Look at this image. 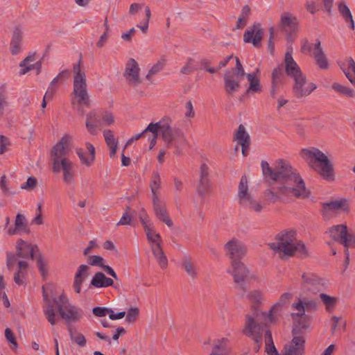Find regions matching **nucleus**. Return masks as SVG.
Returning a JSON list of instances; mask_svg holds the SVG:
<instances>
[{
	"instance_id": "obj_1",
	"label": "nucleus",
	"mask_w": 355,
	"mask_h": 355,
	"mask_svg": "<svg viewBox=\"0 0 355 355\" xmlns=\"http://www.w3.org/2000/svg\"><path fill=\"white\" fill-rule=\"evenodd\" d=\"M261 167L263 177L270 184L276 183V191L270 189L265 191V196L269 201L275 202L282 198L309 197L310 191L306 189L304 180L288 161L279 159L273 166H270L268 162L262 160Z\"/></svg>"
},
{
	"instance_id": "obj_2",
	"label": "nucleus",
	"mask_w": 355,
	"mask_h": 355,
	"mask_svg": "<svg viewBox=\"0 0 355 355\" xmlns=\"http://www.w3.org/2000/svg\"><path fill=\"white\" fill-rule=\"evenodd\" d=\"M248 299L252 303V313L245 315V327L242 332L254 341V350L259 352L262 345L263 325L258 320L260 316H264L265 313L259 309V306L263 300V293L261 290H252L247 295Z\"/></svg>"
},
{
	"instance_id": "obj_3",
	"label": "nucleus",
	"mask_w": 355,
	"mask_h": 355,
	"mask_svg": "<svg viewBox=\"0 0 355 355\" xmlns=\"http://www.w3.org/2000/svg\"><path fill=\"white\" fill-rule=\"evenodd\" d=\"M146 131L159 132L166 146L168 148L174 146L177 151L179 150L180 146L188 144L182 129L176 126L172 119L168 117H164L157 123H150L146 128Z\"/></svg>"
},
{
	"instance_id": "obj_4",
	"label": "nucleus",
	"mask_w": 355,
	"mask_h": 355,
	"mask_svg": "<svg viewBox=\"0 0 355 355\" xmlns=\"http://www.w3.org/2000/svg\"><path fill=\"white\" fill-rule=\"evenodd\" d=\"M269 248L279 254L281 259L291 257L297 253L306 255L304 244L297 239L295 231H282L275 237V241L268 244Z\"/></svg>"
},
{
	"instance_id": "obj_5",
	"label": "nucleus",
	"mask_w": 355,
	"mask_h": 355,
	"mask_svg": "<svg viewBox=\"0 0 355 355\" xmlns=\"http://www.w3.org/2000/svg\"><path fill=\"white\" fill-rule=\"evenodd\" d=\"M300 156L310 168L327 180L334 179V168L331 161L324 153L317 148H304Z\"/></svg>"
},
{
	"instance_id": "obj_6",
	"label": "nucleus",
	"mask_w": 355,
	"mask_h": 355,
	"mask_svg": "<svg viewBox=\"0 0 355 355\" xmlns=\"http://www.w3.org/2000/svg\"><path fill=\"white\" fill-rule=\"evenodd\" d=\"M73 90L74 98L79 105H84L89 107L90 105L89 96L87 91V78L85 69L82 66V58H80L78 62L73 65Z\"/></svg>"
},
{
	"instance_id": "obj_7",
	"label": "nucleus",
	"mask_w": 355,
	"mask_h": 355,
	"mask_svg": "<svg viewBox=\"0 0 355 355\" xmlns=\"http://www.w3.org/2000/svg\"><path fill=\"white\" fill-rule=\"evenodd\" d=\"M237 198L239 204L243 208L256 214L261 213L264 209L261 201L256 199L249 189L248 180L246 175L241 178L239 186Z\"/></svg>"
},
{
	"instance_id": "obj_8",
	"label": "nucleus",
	"mask_w": 355,
	"mask_h": 355,
	"mask_svg": "<svg viewBox=\"0 0 355 355\" xmlns=\"http://www.w3.org/2000/svg\"><path fill=\"white\" fill-rule=\"evenodd\" d=\"M53 301L57 305L60 315L67 323L77 322L82 318L80 310L69 303L68 299L65 295H61L59 302L55 298Z\"/></svg>"
},
{
	"instance_id": "obj_9",
	"label": "nucleus",
	"mask_w": 355,
	"mask_h": 355,
	"mask_svg": "<svg viewBox=\"0 0 355 355\" xmlns=\"http://www.w3.org/2000/svg\"><path fill=\"white\" fill-rule=\"evenodd\" d=\"M227 272L232 276L236 288L245 293L248 289L246 280L250 274V271L245 264L241 261H234V262H231Z\"/></svg>"
},
{
	"instance_id": "obj_10",
	"label": "nucleus",
	"mask_w": 355,
	"mask_h": 355,
	"mask_svg": "<svg viewBox=\"0 0 355 355\" xmlns=\"http://www.w3.org/2000/svg\"><path fill=\"white\" fill-rule=\"evenodd\" d=\"M224 249L226 255L231 260V262L241 261L248 252V249L244 243L236 238H232L227 241L224 245Z\"/></svg>"
},
{
	"instance_id": "obj_11",
	"label": "nucleus",
	"mask_w": 355,
	"mask_h": 355,
	"mask_svg": "<svg viewBox=\"0 0 355 355\" xmlns=\"http://www.w3.org/2000/svg\"><path fill=\"white\" fill-rule=\"evenodd\" d=\"M52 171L55 173L62 171L64 182L68 185L74 184L73 164L69 159H62L60 162L55 161L53 164Z\"/></svg>"
},
{
	"instance_id": "obj_12",
	"label": "nucleus",
	"mask_w": 355,
	"mask_h": 355,
	"mask_svg": "<svg viewBox=\"0 0 355 355\" xmlns=\"http://www.w3.org/2000/svg\"><path fill=\"white\" fill-rule=\"evenodd\" d=\"M293 80L295 83L293 87V92L298 98L309 96L317 88L315 83L307 81L305 75L300 76Z\"/></svg>"
},
{
	"instance_id": "obj_13",
	"label": "nucleus",
	"mask_w": 355,
	"mask_h": 355,
	"mask_svg": "<svg viewBox=\"0 0 355 355\" xmlns=\"http://www.w3.org/2000/svg\"><path fill=\"white\" fill-rule=\"evenodd\" d=\"M72 141V137L69 135L63 136L60 141L51 150L52 164H54L55 161L60 162L62 159H68L66 158L69 150L70 144Z\"/></svg>"
},
{
	"instance_id": "obj_14",
	"label": "nucleus",
	"mask_w": 355,
	"mask_h": 355,
	"mask_svg": "<svg viewBox=\"0 0 355 355\" xmlns=\"http://www.w3.org/2000/svg\"><path fill=\"white\" fill-rule=\"evenodd\" d=\"M209 169L206 164H202L200 167L199 181L196 191L199 196L208 195L212 190L211 181L209 178Z\"/></svg>"
},
{
	"instance_id": "obj_15",
	"label": "nucleus",
	"mask_w": 355,
	"mask_h": 355,
	"mask_svg": "<svg viewBox=\"0 0 355 355\" xmlns=\"http://www.w3.org/2000/svg\"><path fill=\"white\" fill-rule=\"evenodd\" d=\"M263 29L261 27L260 23H254L252 26L245 31L243 35V41L245 43H252L254 47L261 46V40L263 36Z\"/></svg>"
},
{
	"instance_id": "obj_16",
	"label": "nucleus",
	"mask_w": 355,
	"mask_h": 355,
	"mask_svg": "<svg viewBox=\"0 0 355 355\" xmlns=\"http://www.w3.org/2000/svg\"><path fill=\"white\" fill-rule=\"evenodd\" d=\"M139 71V64L133 58L129 59L125 64L123 76L130 85L135 86L141 83Z\"/></svg>"
},
{
	"instance_id": "obj_17",
	"label": "nucleus",
	"mask_w": 355,
	"mask_h": 355,
	"mask_svg": "<svg viewBox=\"0 0 355 355\" xmlns=\"http://www.w3.org/2000/svg\"><path fill=\"white\" fill-rule=\"evenodd\" d=\"M243 77L225 71L224 73V89L229 96L237 92L241 87L240 82Z\"/></svg>"
},
{
	"instance_id": "obj_18",
	"label": "nucleus",
	"mask_w": 355,
	"mask_h": 355,
	"mask_svg": "<svg viewBox=\"0 0 355 355\" xmlns=\"http://www.w3.org/2000/svg\"><path fill=\"white\" fill-rule=\"evenodd\" d=\"M152 201L153 210L157 218L164 223L168 227H172L173 223L167 213L166 203L161 200L159 197L154 198V199H152Z\"/></svg>"
},
{
	"instance_id": "obj_19",
	"label": "nucleus",
	"mask_w": 355,
	"mask_h": 355,
	"mask_svg": "<svg viewBox=\"0 0 355 355\" xmlns=\"http://www.w3.org/2000/svg\"><path fill=\"white\" fill-rule=\"evenodd\" d=\"M17 256L20 258L34 259V254L39 251L36 245H30L21 239L16 243Z\"/></svg>"
},
{
	"instance_id": "obj_20",
	"label": "nucleus",
	"mask_w": 355,
	"mask_h": 355,
	"mask_svg": "<svg viewBox=\"0 0 355 355\" xmlns=\"http://www.w3.org/2000/svg\"><path fill=\"white\" fill-rule=\"evenodd\" d=\"M297 19L289 12H284L281 15L279 26L290 37L291 34L297 31Z\"/></svg>"
},
{
	"instance_id": "obj_21",
	"label": "nucleus",
	"mask_w": 355,
	"mask_h": 355,
	"mask_svg": "<svg viewBox=\"0 0 355 355\" xmlns=\"http://www.w3.org/2000/svg\"><path fill=\"white\" fill-rule=\"evenodd\" d=\"M284 63L286 74L293 79L304 75L297 62L293 60L291 51H288L286 53Z\"/></svg>"
},
{
	"instance_id": "obj_22",
	"label": "nucleus",
	"mask_w": 355,
	"mask_h": 355,
	"mask_svg": "<svg viewBox=\"0 0 355 355\" xmlns=\"http://www.w3.org/2000/svg\"><path fill=\"white\" fill-rule=\"evenodd\" d=\"M29 232L30 229L26 223L25 216L19 213L16 216L15 227H10L7 230V234L9 236Z\"/></svg>"
},
{
	"instance_id": "obj_23",
	"label": "nucleus",
	"mask_w": 355,
	"mask_h": 355,
	"mask_svg": "<svg viewBox=\"0 0 355 355\" xmlns=\"http://www.w3.org/2000/svg\"><path fill=\"white\" fill-rule=\"evenodd\" d=\"M313 55L316 64L320 69L327 70L329 67V62L327 56L321 46V42L319 40H316L314 45Z\"/></svg>"
},
{
	"instance_id": "obj_24",
	"label": "nucleus",
	"mask_w": 355,
	"mask_h": 355,
	"mask_svg": "<svg viewBox=\"0 0 355 355\" xmlns=\"http://www.w3.org/2000/svg\"><path fill=\"white\" fill-rule=\"evenodd\" d=\"M35 61V54L30 55L27 56L19 64V67L21 68H23L19 71V73L21 75H24V74L26 73L28 71H31L36 68L37 69V74H39L41 71L42 62L40 61H38V62H36L35 63L33 64L32 62H33Z\"/></svg>"
},
{
	"instance_id": "obj_25",
	"label": "nucleus",
	"mask_w": 355,
	"mask_h": 355,
	"mask_svg": "<svg viewBox=\"0 0 355 355\" xmlns=\"http://www.w3.org/2000/svg\"><path fill=\"white\" fill-rule=\"evenodd\" d=\"M291 297V294L289 293H283L277 302H276L268 312V318L270 323H275L276 322V318L275 314L281 310L282 306L286 304Z\"/></svg>"
},
{
	"instance_id": "obj_26",
	"label": "nucleus",
	"mask_w": 355,
	"mask_h": 355,
	"mask_svg": "<svg viewBox=\"0 0 355 355\" xmlns=\"http://www.w3.org/2000/svg\"><path fill=\"white\" fill-rule=\"evenodd\" d=\"M23 40V31L19 26H15L10 41V51L12 55H17L21 51Z\"/></svg>"
},
{
	"instance_id": "obj_27",
	"label": "nucleus",
	"mask_w": 355,
	"mask_h": 355,
	"mask_svg": "<svg viewBox=\"0 0 355 355\" xmlns=\"http://www.w3.org/2000/svg\"><path fill=\"white\" fill-rule=\"evenodd\" d=\"M101 125V121L98 119V114L95 110H92L87 114L85 125L91 135H96L97 128Z\"/></svg>"
},
{
	"instance_id": "obj_28",
	"label": "nucleus",
	"mask_w": 355,
	"mask_h": 355,
	"mask_svg": "<svg viewBox=\"0 0 355 355\" xmlns=\"http://www.w3.org/2000/svg\"><path fill=\"white\" fill-rule=\"evenodd\" d=\"M42 294L44 300L46 303L44 308V315L51 325H55L56 324L55 312L54 311L53 304L47 296L45 287L44 286H42Z\"/></svg>"
},
{
	"instance_id": "obj_29",
	"label": "nucleus",
	"mask_w": 355,
	"mask_h": 355,
	"mask_svg": "<svg viewBox=\"0 0 355 355\" xmlns=\"http://www.w3.org/2000/svg\"><path fill=\"white\" fill-rule=\"evenodd\" d=\"M347 227L345 225H334L329 228V236L336 242L342 244L343 241L346 236Z\"/></svg>"
},
{
	"instance_id": "obj_30",
	"label": "nucleus",
	"mask_w": 355,
	"mask_h": 355,
	"mask_svg": "<svg viewBox=\"0 0 355 355\" xmlns=\"http://www.w3.org/2000/svg\"><path fill=\"white\" fill-rule=\"evenodd\" d=\"M151 250L159 267L162 269H166L168 266V259L161 245L157 243L151 245Z\"/></svg>"
},
{
	"instance_id": "obj_31",
	"label": "nucleus",
	"mask_w": 355,
	"mask_h": 355,
	"mask_svg": "<svg viewBox=\"0 0 355 355\" xmlns=\"http://www.w3.org/2000/svg\"><path fill=\"white\" fill-rule=\"evenodd\" d=\"M89 267L87 265H80L76 273L73 287L77 293H80L81 291V285L84 279L87 276Z\"/></svg>"
},
{
	"instance_id": "obj_32",
	"label": "nucleus",
	"mask_w": 355,
	"mask_h": 355,
	"mask_svg": "<svg viewBox=\"0 0 355 355\" xmlns=\"http://www.w3.org/2000/svg\"><path fill=\"white\" fill-rule=\"evenodd\" d=\"M248 80L249 81V87L246 89L245 95H250L259 93L261 91V86L259 78L254 73H247Z\"/></svg>"
},
{
	"instance_id": "obj_33",
	"label": "nucleus",
	"mask_w": 355,
	"mask_h": 355,
	"mask_svg": "<svg viewBox=\"0 0 355 355\" xmlns=\"http://www.w3.org/2000/svg\"><path fill=\"white\" fill-rule=\"evenodd\" d=\"M92 285L97 288L108 287L114 284L111 278L107 277L103 272H96L91 282Z\"/></svg>"
},
{
	"instance_id": "obj_34",
	"label": "nucleus",
	"mask_w": 355,
	"mask_h": 355,
	"mask_svg": "<svg viewBox=\"0 0 355 355\" xmlns=\"http://www.w3.org/2000/svg\"><path fill=\"white\" fill-rule=\"evenodd\" d=\"M103 136H104L106 144L110 149V157L111 158H114L116 153L118 141L114 138L113 132L110 130H104Z\"/></svg>"
},
{
	"instance_id": "obj_35",
	"label": "nucleus",
	"mask_w": 355,
	"mask_h": 355,
	"mask_svg": "<svg viewBox=\"0 0 355 355\" xmlns=\"http://www.w3.org/2000/svg\"><path fill=\"white\" fill-rule=\"evenodd\" d=\"M338 10L345 21L349 24V28L354 30L355 26L353 17L346 3L345 2L338 3Z\"/></svg>"
},
{
	"instance_id": "obj_36",
	"label": "nucleus",
	"mask_w": 355,
	"mask_h": 355,
	"mask_svg": "<svg viewBox=\"0 0 355 355\" xmlns=\"http://www.w3.org/2000/svg\"><path fill=\"white\" fill-rule=\"evenodd\" d=\"M28 266V263L24 261H19L18 262V270L14 275V281L17 285L20 286L24 284Z\"/></svg>"
},
{
	"instance_id": "obj_37",
	"label": "nucleus",
	"mask_w": 355,
	"mask_h": 355,
	"mask_svg": "<svg viewBox=\"0 0 355 355\" xmlns=\"http://www.w3.org/2000/svg\"><path fill=\"white\" fill-rule=\"evenodd\" d=\"M182 266L187 274L192 279H195L198 277L197 268L190 257H186L182 261Z\"/></svg>"
},
{
	"instance_id": "obj_38",
	"label": "nucleus",
	"mask_w": 355,
	"mask_h": 355,
	"mask_svg": "<svg viewBox=\"0 0 355 355\" xmlns=\"http://www.w3.org/2000/svg\"><path fill=\"white\" fill-rule=\"evenodd\" d=\"M234 139L238 141L241 146L245 144H250V137L249 134L246 132L243 125H239L237 131L234 135Z\"/></svg>"
},
{
	"instance_id": "obj_39",
	"label": "nucleus",
	"mask_w": 355,
	"mask_h": 355,
	"mask_svg": "<svg viewBox=\"0 0 355 355\" xmlns=\"http://www.w3.org/2000/svg\"><path fill=\"white\" fill-rule=\"evenodd\" d=\"M161 187V178L158 172L154 171L151 176L150 188L152 194V199L159 197L158 191Z\"/></svg>"
},
{
	"instance_id": "obj_40",
	"label": "nucleus",
	"mask_w": 355,
	"mask_h": 355,
	"mask_svg": "<svg viewBox=\"0 0 355 355\" xmlns=\"http://www.w3.org/2000/svg\"><path fill=\"white\" fill-rule=\"evenodd\" d=\"M166 62L165 58H161L148 71L146 78L150 80L151 78L160 72L164 67Z\"/></svg>"
},
{
	"instance_id": "obj_41",
	"label": "nucleus",
	"mask_w": 355,
	"mask_h": 355,
	"mask_svg": "<svg viewBox=\"0 0 355 355\" xmlns=\"http://www.w3.org/2000/svg\"><path fill=\"white\" fill-rule=\"evenodd\" d=\"M342 244L345 247V254L347 255V259H348L349 248H355V234L347 231L346 236Z\"/></svg>"
},
{
	"instance_id": "obj_42",
	"label": "nucleus",
	"mask_w": 355,
	"mask_h": 355,
	"mask_svg": "<svg viewBox=\"0 0 355 355\" xmlns=\"http://www.w3.org/2000/svg\"><path fill=\"white\" fill-rule=\"evenodd\" d=\"M332 89L338 93L345 95L347 97L352 98L354 96V92L353 89L348 88L339 83H335L332 85Z\"/></svg>"
},
{
	"instance_id": "obj_43",
	"label": "nucleus",
	"mask_w": 355,
	"mask_h": 355,
	"mask_svg": "<svg viewBox=\"0 0 355 355\" xmlns=\"http://www.w3.org/2000/svg\"><path fill=\"white\" fill-rule=\"evenodd\" d=\"M69 334L71 339L73 340L77 345L80 347L85 346L87 341L85 336L82 334L74 332L71 327L69 328Z\"/></svg>"
},
{
	"instance_id": "obj_44",
	"label": "nucleus",
	"mask_w": 355,
	"mask_h": 355,
	"mask_svg": "<svg viewBox=\"0 0 355 355\" xmlns=\"http://www.w3.org/2000/svg\"><path fill=\"white\" fill-rule=\"evenodd\" d=\"M320 297L321 300L323 302L327 310L332 309L335 307L337 302L336 297H331L324 293H321L320 295Z\"/></svg>"
},
{
	"instance_id": "obj_45",
	"label": "nucleus",
	"mask_w": 355,
	"mask_h": 355,
	"mask_svg": "<svg viewBox=\"0 0 355 355\" xmlns=\"http://www.w3.org/2000/svg\"><path fill=\"white\" fill-rule=\"evenodd\" d=\"M302 278L304 284L316 286L320 284L321 280L313 274L304 273Z\"/></svg>"
},
{
	"instance_id": "obj_46",
	"label": "nucleus",
	"mask_w": 355,
	"mask_h": 355,
	"mask_svg": "<svg viewBox=\"0 0 355 355\" xmlns=\"http://www.w3.org/2000/svg\"><path fill=\"white\" fill-rule=\"evenodd\" d=\"M139 315V309L137 307L132 306L127 312L125 320L129 324H133L137 321Z\"/></svg>"
},
{
	"instance_id": "obj_47",
	"label": "nucleus",
	"mask_w": 355,
	"mask_h": 355,
	"mask_svg": "<svg viewBox=\"0 0 355 355\" xmlns=\"http://www.w3.org/2000/svg\"><path fill=\"white\" fill-rule=\"evenodd\" d=\"M346 203L345 200H335L323 204V207L328 210H338L341 209Z\"/></svg>"
},
{
	"instance_id": "obj_48",
	"label": "nucleus",
	"mask_w": 355,
	"mask_h": 355,
	"mask_svg": "<svg viewBox=\"0 0 355 355\" xmlns=\"http://www.w3.org/2000/svg\"><path fill=\"white\" fill-rule=\"evenodd\" d=\"M146 233L148 241L152 243L151 245H155L157 243L161 245V236L159 234L156 233L153 228L146 232Z\"/></svg>"
},
{
	"instance_id": "obj_49",
	"label": "nucleus",
	"mask_w": 355,
	"mask_h": 355,
	"mask_svg": "<svg viewBox=\"0 0 355 355\" xmlns=\"http://www.w3.org/2000/svg\"><path fill=\"white\" fill-rule=\"evenodd\" d=\"M227 341V339L225 338L215 340L212 351L215 352L223 353L224 355H225V350Z\"/></svg>"
},
{
	"instance_id": "obj_50",
	"label": "nucleus",
	"mask_w": 355,
	"mask_h": 355,
	"mask_svg": "<svg viewBox=\"0 0 355 355\" xmlns=\"http://www.w3.org/2000/svg\"><path fill=\"white\" fill-rule=\"evenodd\" d=\"M37 265L39 268L40 272L43 277H45L47 275V270H46V263L44 260L43 256L40 254L38 257L36 258Z\"/></svg>"
},
{
	"instance_id": "obj_51",
	"label": "nucleus",
	"mask_w": 355,
	"mask_h": 355,
	"mask_svg": "<svg viewBox=\"0 0 355 355\" xmlns=\"http://www.w3.org/2000/svg\"><path fill=\"white\" fill-rule=\"evenodd\" d=\"M200 64V69H205L210 73H215L218 71V69L211 67V60L207 58H202L199 62Z\"/></svg>"
},
{
	"instance_id": "obj_52",
	"label": "nucleus",
	"mask_w": 355,
	"mask_h": 355,
	"mask_svg": "<svg viewBox=\"0 0 355 355\" xmlns=\"http://www.w3.org/2000/svg\"><path fill=\"white\" fill-rule=\"evenodd\" d=\"M236 60V67L230 70H227V71L236 74L238 76L244 77L246 73H245L244 69L243 67L242 64L241 63L238 57H235Z\"/></svg>"
},
{
	"instance_id": "obj_53",
	"label": "nucleus",
	"mask_w": 355,
	"mask_h": 355,
	"mask_svg": "<svg viewBox=\"0 0 355 355\" xmlns=\"http://www.w3.org/2000/svg\"><path fill=\"white\" fill-rule=\"evenodd\" d=\"M292 307L298 311V312L296 313H292V317L293 319H295V317H299L300 318H304V316L306 310L303 308L302 300H299L298 302L293 304Z\"/></svg>"
},
{
	"instance_id": "obj_54",
	"label": "nucleus",
	"mask_w": 355,
	"mask_h": 355,
	"mask_svg": "<svg viewBox=\"0 0 355 355\" xmlns=\"http://www.w3.org/2000/svg\"><path fill=\"white\" fill-rule=\"evenodd\" d=\"M37 184V179L33 176H31L27 179L24 184L21 185V189L27 191H31L36 187Z\"/></svg>"
},
{
	"instance_id": "obj_55",
	"label": "nucleus",
	"mask_w": 355,
	"mask_h": 355,
	"mask_svg": "<svg viewBox=\"0 0 355 355\" xmlns=\"http://www.w3.org/2000/svg\"><path fill=\"white\" fill-rule=\"evenodd\" d=\"M283 76V67L279 66L273 69L272 73V83L280 84Z\"/></svg>"
},
{
	"instance_id": "obj_56",
	"label": "nucleus",
	"mask_w": 355,
	"mask_h": 355,
	"mask_svg": "<svg viewBox=\"0 0 355 355\" xmlns=\"http://www.w3.org/2000/svg\"><path fill=\"white\" fill-rule=\"evenodd\" d=\"M86 147H87V149L88 153H89L88 154L89 159H88V160H86L85 162V165L89 166L92 164V163L94 162V161L95 159V148H94V146L90 143H87Z\"/></svg>"
},
{
	"instance_id": "obj_57",
	"label": "nucleus",
	"mask_w": 355,
	"mask_h": 355,
	"mask_svg": "<svg viewBox=\"0 0 355 355\" xmlns=\"http://www.w3.org/2000/svg\"><path fill=\"white\" fill-rule=\"evenodd\" d=\"M0 187L3 191V193L6 196H15L16 192L10 191L7 185V180L6 175H3L0 180Z\"/></svg>"
},
{
	"instance_id": "obj_58",
	"label": "nucleus",
	"mask_w": 355,
	"mask_h": 355,
	"mask_svg": "<svg viewBox=\"0 0 355 355\" xmlns=\"http://www.w3.org/2000/svg\"><path fill=\"white\" fill-rule=\"evenodd\" d=\"M5 337L6 340L12 345V348L14 349H16L18 347L15 336L10 328H6L5 329Z\"/></svg>"
},
{
	"instance_id": "obj_59",
	"label": "nucleus",
	"mask_w": 355,
	"mask_h": 355,
	"mask_svg": "<svg viewBox=\"0 0 355 355\" xmlns=\"http://www.w3.org/2000/svg\"><path fill=\"white\" fill-rule=\"evenodd\" d=\"M309 326V320L306 318H300L293 329H297L300 335L302 334V330L306 329Z\"/></svg>"
},
{
	"instance_id": "obj_60",
	"label": "nucleus",
	"mask_w": 355,
	"mask_h": 355,
	"mask_svg": "<svg viewBox=\"0 0 355 355\" xmlns=\"http://www.w3.org/2000/svg\"><path fill=\"white\" fill-rule=\"evenodd\" d=\"M103 258L98 255H92L88 257V263L91 266H96L102 268Z\"/></svg>"
},
{
	"instance_id": "obj_61",
	"label": "nucleus",
	"mask_w": 355,
	"mask_h": 355,
	"mask_svg": "<svg viewBox=\"0 0 355 355\" xmlns=\"http://www.w3.org/2000/svg\"><path fill=\"white\" fill-rule=\"evenodd\" d=\"M17 254L8 252L6 253V266L8 270H12L17 261Z\"/></svg>"
},
{
	"instance_id": "obj_62",
	"label": "nucleus",
	"mask_w": 355,
	"mask_h": 355,
	"mask_svg": "<svg viewBox=\"0 0 355 355\" xmlns=\"http://www.w3.org/2000/svg\"><path fill=\"white\" fill-rule=\"evenodd\" d=\"M110 312H111V309L105 307L96 306L92 309L93 314L97 317L105 316L107 314L109 315Z\"/></svg>"
},
{
	"instance_id": "obj_63",
	"label": "nucleus",
	"mask_w": 355,
	"mask_h": 355,
	"mask_svg": "<svg viewBox=\"0 0 355 355\" xmlns=\"http://www.w3.org/2000/svg\"><path fill=\"white\" fill-rule=\"evenodd\" d=\"M193 60L192 58H189L185 65L181 69L180 72L183 74H190L193 71L194 68L193 66Z\"/></svg>"
},
{
	"instance_id": "obj_64",
	"label": "nucleus",
	"mask_w": 355,
	"mask_h": 355,
	"mask_svg": "<svg viewBox=\"0 0 355 355\" xmlns=\"http://www.w3.org/2000/svg\"><path fill=\"white\" fill-rule=\"evenodd\" d=\"M132 217L128 212H125L119 221L116 223V226L130 225Z\"/></svg>"
}]
</instances>
